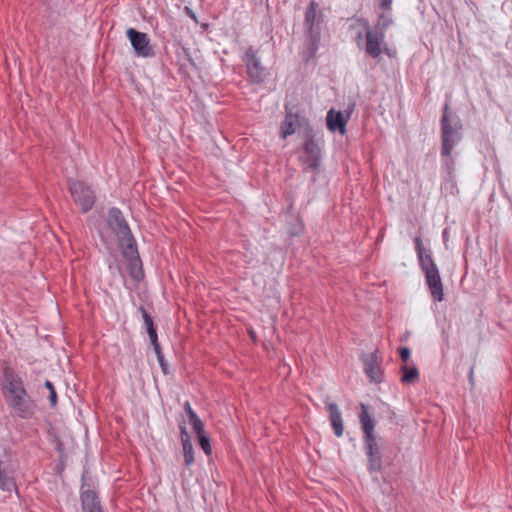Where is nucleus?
Returning <instances> with one entry per match:
<instances>
[{"instance_id": "f257e3e1", "label": "nucleus", "mask_w": 512, "mask_h": 512, "mask_svg": "<svg viewBox=\"0 0 512 512\" xmlns=\"http://www.w3.org/2000/svg\"><path fill=\"white\" fill-rule=\"evenodd\" d=\"M2 392L7 405L23 419L32 417L35 411L34 401L24 387L20 375L11 367H3Z\"/></svg>"}, {"instance_id": "f03ea898", "label": "nucleus", "mask_w": 512, "mask_h": 512, "mask_svg": "<svg viewBox=\"0 0 512 512\" xmlns=\"http://www.w3.org/2000/svg\"><path fill=\"white\" fill-rule=\"evenodd\" d=\"M361 411L359 413V421L363 430V443L365 453L368 459L369 472H380L383 468V460L381 447L376 439L375 426L376 421L370 415L368 406L364 403L360 404Z\"/></svg>"}, {"instance_id": "7ed1b4c3", "label": "nucleus", "mask_w": 512, "mask_h": 512, "mask_svg": "<svg viewBox=\"0 0 512 512\" xmlns=\"http://www.w3.org/2000/svg\"><path fill=\"white\" fill-rule=\"evenodd\" d=\"M461 129L459 117L451 113L446 104L441 118V156L445 158L444 164L449 174L454 169V161L450 156L454 147L461 141Z\"/></svg>"}, {"instance_id": "20e7f679", "label": "nucleus", "mask_w": 512, "mask_h": 512, "mask_svg": "<svg viewBox=\"0 0 512 512\" xmlns=\"http://www.w3.org/2000/svg\"><path fill=\"white\" fill-rule=\"evenodd\" d=\"M414 242L420 267L425 274L426 284L430 293L434 300L442 301L444 298L443 284L439 269L432 258L431 252L425 249L420 237H416Z\"/></svg>"}, {"instance_id": "39448f33", "label": "nucleus", "mask_w": 512, "mask_h": 512, "mask_svg": "<svg viewBox=\"0 0 512 512\" xmlns=\"http://www.w3.org/2000/svg\"><path fill=\"white\" fill-rule=\"evenodd\" d=\"M297 159L305 171L317 173L321 166L322 152L319 143L311 131L306 135L304 143L296 150Z\"/></svg>"}, {"instance_id": "423d86ee", "label": "nucleus", "mask_w": 512, "mask_h": 512, "mask_svg": "<svg viewBox=\"0 0 512 512\" xmlns=\"http://www.w3.org/2000/svg\"><path fill=\"white\" fill-rule=\"evenodd\" d=\"M358 22L363 26L365 32V52L374 59L378 58L382 53H387L388 48L385 44V34L373 29L365 19H359Z\"/></svg>"}, {"instance_id": "0eeeda50", "label": "nucleus", "mask_w": 512, "mask_h": 512, "mask_svg": "<svg viewBox=\"0 0 512 512\" xmlns=\"http://www.w3.org/2000/svg\"><path fill=\"white\" fill-rule=\"evenodd\" d=\"M68 188L75 204L83 213L90 211L95 203L96 195L94 190L79 180L70 179Z\"/></svg>"}, {"instance_id": "6e6552de", "label": "nucleus", "mask_w": 512, "mask_h": 512, "mask_svg": "<svg viewBox=\"0 0 512 512\" xmlns=\"http://www.w3.org/2000/svg\"><path fill=\"white\" fill-rule=\"evenodd\" d=\"M108 225L117 236L121 249L125 248L127 244L133 245L136 243L122 212L118 208L113 207L109 210Z\"/></svg>"}, {"instance_id": "1a4fd4ad", "label": "nucleus", "mask_w": 512, "mask_h": 512, "mask_svg": "<svg viewBox=\"0 0 512 512\" xmlns=\"http://www.w3.org/2000/svg\"><path fill=\"white\" fill-rule=\"evenodd\" d=\"M19 469L18 461L9 455L0 458V489L7 492L17 490L16 475Z\"/></svg>"}, {"instance_id": "9d476101", "label": "nucleus", "mask_w": 512, "mask_h": 512, "mask_svg": "<svg viewBox=\"0 0 512 512\" xmlns=\"http://www.w3.org/2000/svg\"><path fill=\"white\" fill-rule=\"evenodd\" d=\"M126 36L137 57L148 58L154 55L153 47L146 33L140 32L134 28H128L126 30Z\"/></svg>"}, {"instance_id": "9b49d317", "label": "nucleus", "mask_w": 512, "mask_h": 512, "mask_svg": "<svg viewBox=\"0 0 512 512\" xmlns=\"http://www.w3.org/2000/svg\"><path fill=\"white\" fill-rule=\"evenodd\" d=\"M243 61L247 68V73L251 80L255 83H261L265 80L267 73L266 69L262 66L257 51L253 47H249L244 56Z\"/></svg>"}, {"instance_id": "f8f14e48", "label": "nucleus", "mask_w": 512, "mask_h": 512, "mask_svg": "<svg viewBox=\"0 0 512 512\" xmlns=\"http://www.w3.org/2000/svg\"><path fill=\"white\" fill-rule=\"evenodd\" d=\"M364 373L370 382L381 383L384 379L382 357L378 354H362Z\"/></svg>"}, {"instance_id": "ddd939ff", "label": "nucleus", "mask_w": 512, "mask_h": 512, "mask_svg": "<svg viewBox=\"0 0 512 512\" xmlns=\"http://www.w3.org/2000/svg\"><path fill=\"white\" fill-rule=\"evenodd\" d=\"M80 498L82 509L84 512H103L97 493L91 488V485L86 481L85 475L82 476Z\"/></svg>"}, {"instance_id": "4468645a", "label": "nucleus", "mask_w": 512, "mask_h": 512, "mask_svg": "<svg viewBox=\"0 0 512 512\" xmlns=\"http://www.w3.org/2000/svg\"><path fill=\"white\" fill-rule=\"evenodd\" d=\"M122 253L129 261L128 270L130 276L135 280H140L143 277V270L136 243L133 245L127 244L125 248H122Z\"/></svg>"}, {"instance_id": "2eb2a0df", "label": "nucleus", "mask_w": 512, "mask_h": 512, "mask_svg": "<svg viewBox=\"0 0 512 512\" xmlns=\"http://www.w3.org/2000/svg\"><path fill=\"white\" fill-rule=\"evenodd\" d=\"M402 364L400 366L401 382L406 385H413L419 380L417 366L411 361V354H400Z\"/></svg>"}, {"instance_id": "dca6fc26", "label": "nucleus", "mask_w": 512, "mask_h": 512, "mask_svg": "<svg viewBox=\"0 0 512 512\" xmlns=\"http://www.w3.org/2000/svg\"><path fill=\"white\" fill-rule=\"evenodd\" d=\"M354 104L349 107L347 111L346 117L342 114V112H335L334 109H331L327 113L326 123L327 127L331 132L339 131L341 134H344L346 131V123L350 117V114L353 111Z\"/></svg>"}, {"instance_id": "f3484780", "label": "nucleus", "mask_w": 512, "mask_h": 512, "mask_svg": "<svg viewBox=\"0 0 512 512\" xmlns=\"http://www.w3.org/2000/svg\"><path fill=\"white\" fill-rule=\"evenodd\" d=\"M327 411L329 412V420L334 430V434L337 437H341L343 435L344 426L342 414L338 405L335 402L327 403Z\"/></svg>"}, {"instance_id": "a211bd4d", "label": "nucleus", "mask_w": 512, "mask_h": 512, "mask_svg": "<svg viewBox=\"0 0 512 512\" xmlns=\"http://www.w3.org/2000/svg\"><path fill=\"white\" fill-rule=\"evenodd\" d=\"M301 118L293 113H287L281 124V137L287 138L296 132L297 127L301 125Z\"/></svg>"}, {"instance_id": "6ab92c4d", "label": "nucleus", "mask_w": 512, "mask_h": 512, "mask_svg": "<svg viewBox=\"0 0 512 512\" xmlns=\"http://www.w3.org/2000/svg\"><path fill=\"white\" fill-rule=\"evenodd\" d=\"M140 311L142 313L144 326L149 336L150 343L153 346L154 352H160V345L158 343L157 333L153 324V320L143 307L140 308Z\"/></svg>"}, {"instance_id": "aec40b11", "label": "nucleus", "mask_w": 512, "mask_h": 512, "mask_svg": "<svg viewBox=\"0 0 512 512\" xmlns=\"http://www.w3.org/2000/svg\"><path fill=\"white\" fill-rule=\"evenodd\" d=\"M320 22V17L317 14V5L311 2L305 13V28L309 33L316 32L315 26Z\"/></svg>"}, {"instance_id": "412c9836", "label": "nucleus", "mask_w": 512, "mask_h": 512, "mask_svg": "<svg viewBox=\"0 0 512 512\" xmlns=\"http://www.w3.org/2000/svg\"><path fill=\"white\" fill-rule=\"evenodd\" d=\"M394 21L391 16V14L387 13H381L378 17V21L373 29L376 31L382 32L383 34L386 33V30L393 25Z\"/></svg>"}, {"instance_id": "4be33fe9", "label": "nucleus", "mask_w": 512, "mask_h": 512, "mask_svg": "<svg viewBox=\"0 0 512 512\" xmlns=\"http://www.w3.org/2000/svg\"><path fill=\"white\" fill-rule=\"evenodd\" d=\"M183 454H184V461L185 465L187 467L191 466L194 463V450L193 445L191 442L189 443H183Z\"/></svg>"}, {"instance_id": "5701e85b", "label": "nucleus", "mask_w": 512, "mask_h": 512, "mask_svg": "<svg viewBox=\"0 0 512 512\" xmlns=\"http://www.w3.org/2000/svg\"><path fill=\"white\" fill-rule=\"evenodd\" d=\"M198 444L203 449V451L209 455L211 453V445H210V439L208 436L205 435L204 432L196 433Z\"/></svg>"}, {"instance_id": "b1692460", "label": "nucleus", "mask_w": 512, "mask_h": 512, "mask_svg": "<svg viewBox=\"0 0 512 512\" xmlns=\"http://www.w3.org/2000/svg\"><path fill=\"white\" fill-rule=\"evenodd\" d=\"M310 34V41L308 44L309 58L313 57L318 49L319 32H312Z\"/></svg>"}, {"instance_id": "393cba45", "label": "nucleus", "mask_w": 512, "mask_h": 512, "mask_svg": "<svg viewBox=\"0 0 512 512\" xmlns=\"http://www.w3.org/2000/svg\"><path fill=\"white\" fill-rule=\"evenodd\" d=\"M188 419L195 433L204 432V424L196 413L189 416Z\"/></svg>"}, {"instance_id": "a878e982", "label": "nucleus", "mask_w": 512, "mask_h": 512, "mask_svg": "<svg viewBox=\"0 0 512 512\" xmlns=\"http://www.w3.org/2000/svg\"><path fill=\"white\" fill-rule=\"evenodd\" d=\"M45 387L49 390V402L52 407L57 404V393L55 391L54 385L50 381L45 382Z\"/></svg>"}, {"instance_id": "bb28decb", "label": "nucleus", "mask_w": 512, "mask_h": 512, "mask_svg": "<svg viewBox=\"0 0 512 512\" xmlns=\"http://www.w3.org/2000/svg\"><path fill=\"white\" fill-rule=\"evenodd\" d=\"M157 356V360L160 364V367L162 369V372L167 375L170 373L169 371V365L167 363V361L164 359V354H156Z\"/></svg>"}, {"instance_id": "cd10ccee", "label": "nucleus", "mask_w": 512, "mask_h": 512, "mask_svg": "<svg viewBox=\"0 0 512 512\" xmlns=\"http://www.w3.org/2000/svg\"><path fill=\"white\" fill-rule=\"evenodd\" d=\"M180 437L182 444L191 442L187 429L183 424L180 425Z\"/></svg>"}, {"instance_id": "c85d7f7f", "label": "nucleus", "mask_w": 512, "mask_h": 512, "mask_svg": "<svg viewBox=\"0 0 512 512\" xmlns=\"http://www.w3.org/2000/svg\"><path fill=\"white\" fill-rule=\"evenodd\" d=\"M393 0H380V8L383 10H391Z\"/></svg>"}, {"instance_id": "c756f323", "label": "nucleus", "mask_w": 512, "mask_h": 512, "mask_svg": "<svg viewBox=\"0 0 512 512\" xmlns=\"http://www.w3.org/2000/svg\"><path fill=\"white\" fill-rule=\"evenodd\" d=\"M184 410H185V412H186V414H187V416H188V417L196 413V412L192 409V407H191V405H190V403H189L188 401H186V402L184 403Z\"/></svg>"}, {"instance_id": "7c9ffc66", "label": "nucleus", "mask_w": 512, "mask_h": 512, "mask_svg": "<svg viewBox=\"0 0 512 512\" xmlns=\"http://www.w3.org/2000/svg\"><path fill=\"white\" fill-rule=\"evenodd\" d=\"M469 381L471 385L474 384V367L472 366L469 371Z\"/></svg>"}, {"instance_id": "2f4dec72", "label": "nucleus", "mask_w": 512, "mask_h": 512, "mask_svg": "<svg viewBox=\"0 0 512 512\" xmlns=\"http://www.w3.org/2000/svg\"><path fill=\"white\" fill-rule=\"evenodd\" d=\"M362 39H363V34L360 32L357 34V37H356L358 47H360V45L362 43Z\"/></svg>"}, {"instance_id": "473e14b6", "label": "nucleus", "mask_w": 512, "mask_h": 512, "mask_svg": "<svg viewBox=\"0 0 512 512\" xmlns=\"http://www.w3.org/2000/svg\"><path fill=\"white\" fill-rule=\"evenodd\" d=\"M397 352L405 353V352H410V350L407 347H400V348H398Z\"/></svg>"}, {"instance_id": "72a5a7b5", "label": "nucleus", "mask_w": 512, "mask_h": 512, "mask_svg": "<svg viewBox=\"0 0 512 512\" xmlns=\"http://www.w3.org/2000/svg\"><path fill=\"white\" fill-rule=\"evenodd\" d=\"M45 2H47L49 8H53V4L51 3L52 0H44Z\"/></svg>"}]
</instances>
